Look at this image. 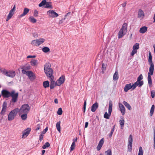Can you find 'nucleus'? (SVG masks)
<instances>
[{
    "label": "nucleus",
    "instance_id": "nucleus-57",
    "mask_svg": "<svg viewBox=\"0 0 155 155\" xmlns=\"http://www.w3.org/2000/svg\"><path fill=\"white\" fill-rule=\"evenodd\" d=\"M33 36L35 38H37L38 36V35L37 33L34 32L32 33Z\"/></svg>",
    "mask_w": 155,
    "mask_h": 155
},
{
    "label": "nucleus",
    "instance_id": "nucleus-25",
    "mask_svg": "<svg viewBox=\"0 0 155 155\" xmlns=\"http://www.w3.org/2000/svg\"><path fill=\"white\" fill-rule=\"evenodd\" d=\"M119 78L118 72L117 70H116L113 76V80L114 81L117 80Z\"/></svg>",
    "mask_w": 155,
    "mask_h": 155
},
{
    "label": "nucleus",
    "instance_id": "nucleus-33",
    "mask_svg": "<svg viewBox=\"0 0 155 155\" xmlns=\"http://www.w3.org/2000/svg\"><path fill=\"white\" fill-rule=\"evenodd\" d=\"M43 87L45 88H47L49 86V83L48 81H46L43 82Z\"/></svg>",
    "mask_w": 155,
    "mask_h": 155
},
{
    "label": "nucleus",
    "instance_id": "nucleus-44",
    "mask_svg": "<svg viewBox=\"0 0 155 155\" xmlns=\"http://www.w3.org/2000/svg\"><path fill=\"white\" fill-rule=\"evenodd\" d=\"M104 142V138H102L101 139V140L100 141L98 145H99L100 146H102L103 143Z\"/></svg>",
    "mask_w": 155,
    "mask_h": 155
},
{
    "label": "nucleus",
    "instance_id": "nucleus-23",
    "mask_svg": "<svg viewBox=\"0 0 155 155\" xmlns=\"http://www.w3.org/2000/svg\"><path fill=\"white\" fill-rule=\"evenodd\" d=\"M153 74H151V73L150 71L148 73V83L150 87L151 86V85L152 84V81L151 79V78L150 76V75H152Z\"/></svg>",
    "mask_w": 155,
    "mask_h": 155
},
{
    "label": "nucleus",
    "instance_id": "nucleus-43",
    "mask_svg": "<svg viewBox=\"0 0 155 155\" xmlns=\"http://www.w3.org/2000/svg\"><path fill=\"white\" fill-rule=\"evenodd\" d=\"M138 155H143V149L141 147H140L139 148Z\"/></svg>",
    "mask_w": 155,
    "mask_h": 155
},
{
    "label": "nucleus",
    "instance_id": "nucleus-20",
    "mask_svg": "<svg viewBox=\"0 0 155 155\" xmlns=\"http://www.w3.org/2000/svg\"><path fill=\"white\" fill-rule=\"evenodd\" d=\"M7 73L6 76L10 78H13L15 75V73L14 71H8Z\"/></svg>",
    "mask_w": 155,
    "mask_h": 155
},
{
    "label": "nucleus",
    "instance_id": "nucleus-42",
    "mask_svg": "<svg viewBox=\"0 0 155 155\" xmlns=\"http://www.w3.org/2000/svg\"><path fill=\"white\" fill-rule=\"evenodd\" d=\"M120 122V124L121 126V128H123L124 124V121L123 119H122V120H120L119 121Z\"/></svg>",
    "mask_w": 155,
    "mask_h": 155
},
{
    "label": "nucleus",
    "instance_id": "nucleus-15",
    "mask_svg": "<svg viewBox=\"0 0 155 155\" xmlns=\"http://www.w3.org/2000/svg\"><path fill=\"white\" fill-rule=\"evenodd\" d=\"M11 92H10L6 90H3L2 91V94L4 98H8L10 97Z\"/></svg>",
    "mask_w": 155,
    "mask_h": 155
},
{
    "label": "nucleus",
    "instance_id": "nucleus-35",
    "mask_svg": "<svg viewBox=\"0 0 155 155\" xmlns=\"http://www.w3.org/2000/svg\"><path fill=\"white\" fill-rule=\"evenodd\" d=\"M14 14H13V13L9 12V14L6 19V21H8L9 19H10L12 17Z\"/></svg>",
    "mask_w": 155,
    "mask_h": 155
},
{
    "label": "nucleus",
    "instance_id": "nucleus-22",
    "mask_svg": "<svg viewBox=\"0 0 155 155\" xmlns=\"http://www.w3.org/2000/svg\"><path fill=\"white\" fill-rule=\"evenodd\" d=\"M29 9L26 8H24L23 13H22L19 16V17H22L24 16L25 15H26L29 12Z\"/></svg>",
    "mask_w": 155,
    "mask_h": 155
},
{
    "label": "nucleus",
    "instance_id": "nucleus-8",
    "mask_svg": "<svg viewBox=\"0 0 155 155\" xmlns=\"http://www.w3.org/2000/svg\"><path fill=\"white\" fill-rule=\"evenodd\" d=\"M143 78V77L142 74H140L138 77L137 81L134 83V84L136 86H138V87H141L143 84V81H141Z\"/></svg>",
    "mask_w": 155,
    "mask_h": 155
},
{
    "label": "nucleus",
    "instance_id": "nucleus-52",
    "mask_svg": "<svg viewBox=\"0 0 155 155\" xmlns=\"http://www.w3.org/2000/svg\"><path fill=\"white\" fill-rule=\"evenodd\" d=\"M34 16L35 17H37L38 16V11L36 10H34Z\"/></svg>",
    "mask_w": 155,
    "mask_h": 155
},
{
    "label": "nucleus",
    "instance_id": "nucleus-34",
    "mask_svg": "<svg viewBox=\"0 0 155 155\" xmlns=\"http://www.w3.org/2000/svg\"><path fill=\"white\" fill-rule=\"evenodd\" d=\"M29 20L30 21L33 23H35L36 21V20L33 16H30L29 17Z\"/></svg>",
    "mask_w": 155,
    "mask_h": 155
},
{
    "label": "nucleus",
    "instance_id": "nucleus-47",
    "mask_svg": "<svg viewBox=\"0 0 155 155\" xmlns=\"http://www.w3.org/2000/svg\"><path fill=\"white\" fill-rule=\"evenodd\" d=\"M75 146V143L73 142L71 147V150L72 151L74 149Z\"/></svg>",
    "mask_w": 155,
    "mask_h": 155
},
{
    "label": "nucleus",
    "instance_id": "nucleus-18",
    "mask_svg": "<svg viewBox=\"0 0 155 155\" xmlns=\"http://www.w3.org/2000/svg\"><path fill=\"white\" fill-rule=\"evenodd\" d=\"M119 108L122 114L124 115L125 113V109L124 106L120 103H119Z\"/></svg>",
    "mask_w": 155,
    "mask_h": 155
},
{
    "label": "nucleus",
    "instance_id": "nucleus-28",
    "mask_svg": "<svg viewBox=\"0 0 155 155\" xmlns=\"http://www.w3.org/2000/svg\"><path fill=\"white\" fill-rule=\"evenodd\" d=\"M124 104L129 110H131V107L130 105L127 102L124 101L123 102Z\"/></svg>",
    "mask_w": 155,
    "mask_h": 155
},
{
    "label": "nucleus",
    "instance_id": "nucleus-32",
    "mask_svg": "<svg viewBox=\"0 0 155 155\" xmlns=\"http://www.w3.org/2000/svg\"><path fill=\"white\" fill-rule=\"evenodd\" d=\"M154 108H155V106H154V105H153L151 107V108L150 109V116L151 117L152 116V115L153 114L154 111Z\"/></svg>",
    "mask_w": 155,
    "mask_h": 155
},
{
    "label": "nucleus",
    "instance_id": "nucleus-17",
    "mask_svg": "<svg viewBox=\"0 0 155 155\" xmlns=\"http://www.w3.org/2000/svg\"><path fill=\"white\" fill-rule=\"evenodd\" d=\"M31 81H33L35 79V76L34 73L31 71H28L27 75Z\"/></svg>",
    "mask_w": 155,
    "mask_h": 155
},
{
    "label": "nucleus",
    "instance_id": "nucleus-1",
    "mask_svg": "<svg viewBox=\"0 0 155 155\" xmlns=\"http://www.w3.org/2000/svg\"><path fill=\"white\" fill-rule=\"evenodd\" d=\"M51 64L48 63H46L45 65L44 70L47 76L51 79H54V78L53 75V71L52 69L51 68Z\"/></svg>",
    "mask_w": 155,
    "mask_h": 155
},
{
    "label": "nucleus",
    "instance_id": "nucleus-39",
    "mask_svg": "<svg viewBox=\"0 0 155 155\" xmlns=\"http://www.w3.org/2000/svg\"><path fill=\"white\" fill-rule=\"evenodd\" d=\"M105 155H112V151L110 149H108L105 152Z\"/></svg>",
    "mask_w": 155,
    "mask_h": 155
},
{
    "label": "nucleus",
    "instance_id": "nucleus-29",
    "mask_svg": "<svg viewBox=\"0 0 155 155\" xmlns=\"http://www.w3.org/2000/svg\"><path fill=\"white\" fill-rule=\"evenodd\" d=\"M30 63L32 66H35L38 64L37 61L35 59L32 60L30 62Z\"/></svg>",
    "mask_w": 155,
    "mask_h": 155
},
{
    "label": "nucleus",
    "instance_id": "nucleus-60",
    "mask_svg": "<svg viewBox=\"0 0 155 155\" xmlns=\"http://www.w3.org/2000/svg\"><path fill=\"white\" fill-rule=\"evenodd\" d=\"M23 68H25V69H29L30 68V66H24Z\"/></svg>",
    "mask_w": 155,
    "mask_h": 155
},
{
    "label": "nucleus",
    "instance_id": "nucleus-13",
    "mask_svg": "<svg viewBox=\"0 0 155 155\" xmlns=\"http://www.w3.org/2000/svg\"><path fill=\"white\" fill-rule=\"evenodd\" d=\"M64 76H62L57 81L55 82V85L58 86H60L64 82Z\"/></svg>",
    "mask_w": 155,
    "mask_h": 155
},
{
    "label": "nucleus",
    "instance_id": "nucleus-6",
    "mask_svg": "<svg viewBox=\"0 0 155 155\" xmlns=\"http://www.w3.org/2000/svg\"><path fill=\"white\" fill-rule=\"evenodd\" d=\"M113 104L111 101H109V106L108 108V114L107 112H106L104 116V118L109 119L110 118L112 111Z\"/></svg>",
    "mask_w": 155,
    "mask_h": 155
},
{
    "label": "nucleus",
    "instance_id": "nucleus-59",
    "mask_svg": "<svg viewBox=\"0 0 155 155\" xmlns=\"http://www.w3.org/2000/svg\"><path fill=\"white\" fill-rule=\"evenodd\" d=\"M102 147V146L98 145L97 147V150L99 151V150H100Z\"/></svg>",
    "mask_w": 155,
    "mask_h": 155
},
{
    "label": "nucleus",
    "instance_id": "nucleus-16",
    "mask_svg": "<svg viewBox=\"0 0 155 155\" xmlns=\"http://www.w3.org/2000/svg\"><path fill=\"white\" fill-rule=\"evenodd\" d=\"M31 130V128H28L25 130L22 133L23 134L22 135V138H23L26 137L30 133Z\"/></svg>",
    "mask_w": 155,
    "mask_h": 155
},
{
    "label": "nucleus",
    "instance_id": "nucleus-48",
    "mask_svg": "<svg viewBox=\"0 0 155 155\" xmlns=\"http://www.w3.org/2000/svg\"><path fill=\"white\" fill-rule=\"evenodd\" d=\"M153 148L155 149V130L154 129Z\"/></svg>",
    "mask_w": 155,
    "mask_h": 155
},
{
    "label": "nucleus",
    "instance_id": "nucleus-54",
    "mask_svg": "<svg viewBox=\"0 0 155 155\" xmlns=\"http://www.w3.org/2000/svg\"><path fill=\"white\" fill-rule=\"evenodd\" d=\"M15 5L14 6V7H13V8L10 11V12H12L13 14H14V12L15 11Z\"/></svg>",
    "mask_w": 155,
    "mask_h": 155
},
{
    "label": "nucleus",
    "instance_id": "nucleus-4",
    "mask_svg": "<svg viewBox=\"0 0 155 155\" xmlns=\"http://www.w3.org/2000/svg\"><path fill=\"white\" fill-rule=\"evenodd\" d=\"M30 107L28 104H25L21 106L19 111V114H21L23 113L27 114L30 110Z\"/></svg>",
    "mask_w": 155,
    "mask_h": 155
},
{
    "label": "nucleus",
    "instance_id": "nucleus-36",
    "mask_svg": "<svg viewBox=\"0 0 155 155\" xmlns=\"http://www.w3.org/2000/svg\"><path fill=\"white\" fill-rule=\"evenodd\" d=\"M42 51L45 53H47L50 51V49L48 47H45L42 49Z\"/></svg>",
    "mask_w": 155,
    "mask_h": 155
},
{
    "label": "nucleus",
    "instance_id": "nucleus-12",
    "mask_svg": "<svg viewBox=\"0 0 155 155\" xmlns=\"http://www.w3.org/2000/svg\"><path fill=\"white\" fill-rule=\"evenodd\" d=\"M139 48V44L138 43H136L133 46V50L131 53V55L132 56H133L135 54L137 53V50Z\"/></svg>",
    "mask_w": 155,
    "mask_h": 155
},
{
    "label": "nucleus",
    "instance_id": "nucleus-55",
    "mask_svg": "<svg viewBox=\"0 0 155 155\" xmlns=\"http://www.w3.org/2000/svg\"><path fill=\"white\" fill-rule=\"evenodd\" d=\"M43 133H41L39 137V140L41 141L43 140Z\"/></svg>",
    "mask_w": 155,
    "mask_h": 155
},
{
    "label": "nucleus",
    "instance_id": "nucleus-10",
    "mask_svg": "<svg viewBox=\"0 0 155 155\" xmlns=\"http://www.w3.org/2000/svg\"><path fill=\"white\" fill-rule=\"evenodd\" d=\"M137 86L135 85L134 84L130 83L126 84L124 88V91L125 92H127L129 90L132 88V90L134 89Z\"/></svg>",
    "mask_w": 155,
    "mask_h": 155
},
{
    "label": "nucleus",
    "instance_id": "nucleus-9",
    "mask_svg": "<svg viewBox=\"0 0 155 155\" xmlns=\"http://www.w3.org/2000/svg\"><path fill=\"white\" fill-rule=\"evenodd\" d=\"M18 92L15 93V91H12L11 92L10 96L12 97L11 101L12 102L15 103L17 101L18 97Z\"/></svg>",
    "mask_w": 155,
    "mask_h": 155
},
{
    "label": "nucleus",
    "instance_id": "nucleus-2",
    "mask_svg": "<svg viewBox=\"0 0 155 155\" xmlns=\"http://www.w3.org/2000/svg\"><path fill=\"white\" fill-rule=\"evenodd\" d=\"M127 25L126 23H124L120 30L118 34V38H120L125 35L127 32Z\"/></svg>",
    "mask_w": 155,
    "mask_h": 155
},
{
    "label": "nucleus",
    "instance_id": "nucleus-40",
    "mask_svg": "<svg viewBox=\"0 0 155 155\" xmlns=\"http://www.w3.org/2000/svg\"><path fill=\"white\" fill-rule=\"evenodd\" d=\"M22 114L21 116V117L23 120H25L27 118V114L23 113Z\"/></svg>",
    "mask_w": 155,
    "mask_h": 155
},
{
    "label": "nucleus",
    "instance_id": "nucleus-53",
    "mask_svg": "<svg viewBox=\"0 0 155 155\" xmlns=\"http://www.w3.org/2000/svg\"><path fill=\"white\" fill-rule=\"evenodd\" d=\"M151 96L153 98L155 97V92L154 91H151Z\"/></svg>",
    "mask_w": 155,
    "mask_h": 155
},
{
    "label": "nucleus",
    "instance_id": "nucleus-49",
    "mask_svg": "<svg viewBox=\"0 0 155 155\" xmlns=\"http://www.w3.org/2000/svg\"><path fill=\"white\" fill-rule=\"evenodd\" d=\"M22 69H23V70H22V73H23L24 74H26V75H27V74L28 73V71H26L25 70L26 69H25V68H23V67L22 68Z\"/></svg>",
    "mask_w": 155,
    "mask_h": 155
},
{
    "label": "nucleus",
    "instance_id": "nucleus-7",
    "mask_svg": "<svg viewBox=\"0 0 155 155\" xmlns=\"http://www.w3.org/2000/svg\"><path fill=\"white\" fill-rule=\"evenodd\" d=\"M45 41V39L43 38H40L37 39L32 40L31 44L35 46H38L42 44Z\"/></svg>",
    "mask_w": 155,
    "mask_h": 155
},
{
    "label": "nucleus",
    "instance_id": "nucleus-62",
    "mask_svg": "<svg viewBox=\"0 0 155 155\" xmlns=\"http://www.w3.org/2000/svg\"><path fill=\"white\" fill-rule=\"evenodd\" d=\"M71 13L70 12H69L67 13L65 15V17H66L67 16H69V17H71Z\"/></svg>",
    "mask_w": 155,
    "mask_h": 155
},
{
    "label": "nucleus",
    "instance_id": "nucleus-27",
    "mask_svg": "<svg viewBox=\"0 0 155 155\" xmlns=\"http://www.w3.org/2000/svg\"><path fill=\"white\" fill-rule=\"evenodd\" d=\"M7 103L6 102H5L3 103L2 105V108L1 112L2 114L4 113L5 112L7 107Z\"/></svg>",
    "mask_w": 155,
    "mask_h": 155
},
{
    "label": "nucleus",
    "instance_id": "nucleus-63",
    "mask_svg": "<svg viewBox=\"0 0 155 155\" xmlns=\"http://www.w3.org/2000/svg\"><path fill=\"white\" fill-rule=\"evenodd\" d=\"M65 19V18L64 19H62V20H60L59 21V24H61L63 23V22L64 20Z\"/></svg>",
    "mask_w": 155,
    "mask_h": 155
},
{
    "label": "nucleus",
    "instance_id": "nucleus-11",
    "mask_svg": "<svg viewBox=\"0 0 155 155\" xmlns=\"http://www.w3.org/2000/svg\"><path fill=\"white\" fill-rule=\"evenodd\" d=\"M128 141V144L127 146L128 150L129 152H131L132 150L133 143V137L131 134L130 135Z\"/></svg>",
    "mask_w": 155,
    "mask_h": 155
},
{
    "label": "nucleus",
    "instance_id": "nucleus-38",
    "mask_svg": "<svg viewBox=\"0 0 155 155\" xmlns=\"http://www.w3.org/2000/svg\"><path fill=\"white\" fill-rule=\"evenodd\" d=\"M46 0H43L39 4V6L41 7L45 5L46 4Z\"/></svg>",
    "mask_w": 155,
    "mask_h": 155
},
{
    "label": "nucleus",
    "instance_id": "nucleus-51",
    "mask_svg": "<svg viewBox=\"0 0 155 155\" xmlns=\"http://www.w3.org/2000/svg\"><path fill=\"white\" fill-rule=\"evenodd\" d=\"M86 105V100H85L84 102V107H83V108H84L83 112L84 113L85 112Z\"/></svg>",
    "mask_w": 155,
    "mask_h": 155
},
{
    "label": "nucleus",
    "instance_id": "nucleus-24",
    "mask_svg": "<svg viewBox=\"0 0 155 155\" xmlns=\"http://www.w3.org/2000/svg\"><path fill=\"white\" fill-rule=\"evenodd\" d=\"M147 30V27L145 26H144L141 28L139 30V32L140 33L144 34Z\"/></svg>",
    "mask_w": 155,
    "mask_h": 155
},
{
    "label": "nucleus",
    "instance_id": "nucleus-56",
    "mask_svg": "<svg viewBox=\"0 0 155 155\" xmlns=\"http://www.w3.org/2000/svg\"><path fill=\"white\" fill-rule=\"evenodd\" d=\"M48 127H47L44 130L41 132V133H43V134H45L46 132L48 130Z\"/></svg>",
    "mask_w": 155,
    "mask_h": 155
},
{
    "label": "nucleus",
    "instance_id": "nucleus-37",
    "mask_svg": "<svg viewBox=\"0 0 155 155\" xmlns=\"http://www.w3.org/2000/svg\"><path fill=\"white\" fill-rule=\"evenodd\" d=\"M50 146V144L48 142H47L43 145L42 148L43 149H45L47 147H49Z\"/></svg>",
    "mask_w": 155,
    "mask_h": 155
},
{
    "label": "nucleus",
    "instance_id": "nucleus-31",
    "mask_svg": "<svg viewBox=\"0 0 155 155\" xmlns=\"http://www.w3.org/2000/svg\"><path fill=\"white\" fill-rule=\"evenodd\" d=\"M60 124V121H58L56 123V126L57 130L59 133L61 132Z\"/></svg>",
    "mask_w": 155,
    "mask_h": 155
},
{
    "label": "nucleus",
    "instance_id": "nucleus-41",
    "mask_svg": "<svg viewBox=\"0 0 155 155\" xmlns=\"http://www.w3.org/2000/svg\"><path fill=\"white\" fill-rule=\"evenodd\" d=\"M0 71L3 74L5 75L6 76L7 75V74H8L7 73L8 71L5 69H0Z\"/></svg>",
    "mask_w": 155,
    "mask_h": 155
},
{
    "label": "nucleus",
    "instance_id": "nucleus-30",
    "mask_svg": "<svg viewBox=\"0 0 155 155\" xmlns=\"http://www.w3.org/2000/svg\"><path fill=\"white\" fill-rule=\"evenodd\" d=\"M45 7L47 8H52V6L51 5V2H46Z\"/></svg>",
    "mask_w": 155,
    "mask_h": 155
},
{
    "label": "nucleus",
    "instance_id": "nucleus-45",
    "mask_svg": "<svg viewBox=\"0 0 155 155\" xmlns=\"http://www.w3.org/2000/svg\"><path fill=\"white\" fill-rule=\"evenodd\" d=\"M62 113V110L61 108H58L57 111V114L59 115H61Z\"/></svg>",
    "mask_w": 155,
    "mask_h": 155
},
{
    "label": "nucleus",
    "instance_id": "nucleus-21",
    "mask_svg": "<svg viewBox=\"0 0 155 155\" xmlns=\"http://www.w3.org/2000/svg\"><path fill=\"white\" fill-rule=\"evenodd\" d=\"M98 107V104L97 102L93 104L91 106V111L92 112H94Z\"/></svg>",
    "mask_w": 155,
    "mask_h": 155
},
{
    "label": "nucleus",
    "instance_id": "nucleus-61",
    "mask_svg": "<svg viewBox=\"0 0 155 155\" xmlns=\"http://www.w3.org/2000/svg\"><path fill=\"white\" fill-rule=\"evenodd\" d=\"M102 68H103V70H105L106 67L105 66V65L104 64H102Z\"/></svg>",
    "mask_w": 155,
    "mask_h": 155
},
{
    "label": "nucleus",
    "instance_id": "nucleus-14",
    "mask_svg": "<svg viewBox=\"0 0 155 155\" xmlns=\"http://www.w3.org/2000/svg\"><path fill=\"white\" fill-rule=\"evenodd\" d=\"M47 13L50 17L52 18L57 17L58 16V14L53 10H50L47 12Z\"/></svg>",
    "mask_w": 155,
    "mask_h": 155
},
{
    "label": "nucleus",
    "instance_id": "nucleus-5",
    "mask_svg": "<svg viewBox=\"0 0 155 155\" xmlns=\"http://www.w3.org/2000/svg\"><path fill=\"white\" fill-rule=\"evenodd\" d=\"M148 62L149 64L150 65V67L149 68V71L150 72L151 74H153L154 65L152 61V55L150 52L149 55Z\"/></svg>",
    "mask_w": 155,
    "mask_h": 155
},
{
    "label": "nucleus",
    "instance_id": "nucleus-64",
    "mask_svg": "<svg viewBox=\"0 0 155 155\" xmlns=\"http://www.w3.org/2000/svg\"><path fill=\"white\" fill-rule=\"evenodd\" d=\"M126 4H127V3L126 2H125L124 3H123V4H122L121 5L122 6V7H124L126 6Z\"/></svg>",
    "mask_w": 155,
    "mask_h": 155
},
{
    "label": "nucleus",
    "instance_id": "nucleus-58",
    "mask_svg": "<svg viewBox=\"0 0 155 155\" xmlns=\"http://www.w3.org/2000/svg\"><path fill=\"white\" fill-rule=\"evenodd\" d=\"M35 57H36V56L35 55H29L27 56V58H35Z\"/></svg>",
    "mask_w": 155,
    "mask_h": 155
},
{
    "label": "nucleus",
    "instance_id": "nucleus-46",
    "mask_svg": "<svg viewBox=\"0 0 155 155\" xmlns=\"http://www.w3.org/2000/svg\"><path fill=\"white\" fill-rule=\"evenodd\" d=\"M115 126H114L113 127V128L112 129L111 132L109 134V137L110 138H111V137L112 136V134L114 133V127Z\"/></svg>",
    "mask_w": 155,
    "mask_h": 155
},
{
    "label": "nucleus",
    "instance_id": "nucleus-26",
    "mask_svg": "<svg viewBox=\"0 0 155 155\" xmlns=\"http://www.w3.org/2000/svg\"><path fill=\"white\" fill-rule=\"evenodd\" d=\"M54 79H51V78H49V80L51 81V84L50 85V89H52L54 88V86H56L55 82L53 80Z\"/></svg>",
    "mask_w": 155,
    "mask_h": 155
},
{
    "label": "nucleus",
    "instance_id": "nucleus-19",
    "mask_svg": "<svg viewBox=\"0 0 155 155\" xmlns=\"http://www.w3.org/2000/svg\"><path fill=\"white\" fill-rule=\"evenodd\" d=\"M144 17V14L143 12L141 9H139L138 14V18L140 19H143Z\"/></svg>",
    "mask_w": 155,
    "mask_h": 155
},
{
    "label": "nucleus",
    "instance_id": "nucleus-3",
    "mask_svg": "<svg viewBox=\"0 0 155 155\" xmlns=\"http://www.w3.org/2000/svg\"><path fill=\"white\" fill-rule=\"evenodd\" d=\"M18 111L19 109L18 108H16L10 112L8 115V120L11 121L13 120L16 116Z\"/></svg>",
    "mask_w": 155,
    "mask_h": 155
},
{
    "label": "nucleus",
    "instance_id": "nucleus-50",
    "mask_svg": "<svg viewBox=\"0 0 155 155\" xmlns=\"http://www.w3.org/2000/svg\"><path fill=\"white\" fill-rule=\"evenodd\" d=\"M42 125V124H38L37 126V127L35 130H39L40 129V127Z\"/></svg>",
    "mask_w": 155,
    "mask_h": 155
}]
</instances>
